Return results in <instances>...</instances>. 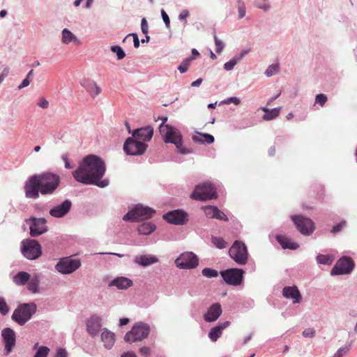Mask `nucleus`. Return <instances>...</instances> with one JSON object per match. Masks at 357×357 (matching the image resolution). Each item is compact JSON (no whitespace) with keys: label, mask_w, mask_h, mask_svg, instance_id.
I'll list each match as a JSON object with an SVG mask.
<instances>
[{"label":"nucleus","mask_w":357,"mask_h":357,"mask_svg":"<svg viewBox=\"0 0 357 357\" xmlns=\"http://www.w3.org/2000/svg\"><path fill=\"white\" fill-rule=\"evenodd\" d=\"M105 172V165L99 157L90 155L85 157L78 168L73 172L74 178L83 184L96 185L100 188L108 185L109 180L100 181Z\"/></svg>","instance_id":"f257e3e1"},{"label":"nucleus","mask_w":357,"mask_h":357,"mask_svg":"<svg viewBox=\"0 0 357 357\" xmlns=\"http://www.w3.org/2000/svg\"><path fill=\"white\" fill-rule=\"evenodd\" d=\"M160 119L162 120V124L160 126L159 131L165 137V142L175 144L178 151L182 154L190 153L189 149L183 147L182 136L180 132L168 125H165L167 121V117H162Z\"/></svg>","instance_id":"f03ea898"},{"label":"nucleus","mask_w":357,"mask_h":357,"mask_svg":"<svg viewBox=\"0 0 357 357\" xmlns=\"http://www.w3.org/2000/svg\"><path fill=\"white\" fill-rule=\"evenodd\" d=\"M40 186V193L43 195L52 194L60 183V176L58 174L45 172L36 175Z\"/></svg>","instance_id":"7ed1b4c3"},{"label":"nucleus","mask_w":357,"mask_h":357,"mask_svg":"<svg viewBox=\"0 0 357 357\" xmlns=\"http://www.w3.org/2000/svg\"><path fill=\"white\" fill-rule=\"evenodd\" d=\"M155 213V211L142 204H137L123 217L124 221H144L149 220Z\"/></svg>","instance_id":"20e7f679"},{"label":"nucleus","mask_w":357,"mask_h":357,"mask_svg":"<svg viewBox=\"0 0 357 357\" xmlns=\"http://www.w3.org/2000/svg\"><path fill=\"white\" fill-rule=\"evenodd\" d=\"M36 312L34 303H24L17 307L13 313L12 319L19 325L25 324Z\"/></svg>","instance_id":"39448f33"},{"label":"nucleus","mask_w":357,"mask_h":357,"mask_svg":"<svg viewBox=\"0 0 357 357\" xmlns=\"http://www.w3.org/2000/svg\"><path fill=\"white\" fill-rule=\"evenodd\" d=\"M229 257L238 265L248 263L249 254L247 246L241 241H235L229 250Z\"/></svg>","instance_id":"423d86ee"},{"label":"nucleus","mask_w":357,"mask_h":357,"mask_svg":"<svg viewBox=\"0 0 357 357\" xmlns=\"http://www.w3.org/2000/svg\"><path fill=\"white\" fill-rule=\"evenodd\" d=\"M150 332V327L147 324L139 321L136 323L132 329L126 333L124 340L128 343L141 341L147 337Z\"/></svg>","instance_id":"0eeeda50"},{"label":"nucleus","mask_w":357,"mask_h":357,"mask_svg":"<svg viewBox=\"0 0 357 357\" xmlns=\"http://www.w3.org/2000/svg\"><path fill=\"white\" fill-rule=\"evenodd\" d=\"M81 266V261L73 257H63L55 265V269L63 275H70Z\"/></svg>","instance_id":"6e6552de"},{"label":"nucleus","mask_w":357,"mask_h":357,"mask_svg":"<svg viewBox=\"0 0 357 357\" xmlns=\"http://www.w3.org/2000/svg\"><path fill=\"white\" fill-rule=\"evenodd\" d=\"M216 190L210 183H204L195 187L191 197L197 200H208L216 198Z\"/></svg>","instance_id":"1a4fd4ad"},{"label":"nucleus","mask_w":357,"mask_h":357,"mask_svg":"<svg viewBox=\"0 0 357 357\" xmlns=\"http://www.w3.org/2000/svg\"><path fill=\"white\" fill-rule=\"evenodd\" d=\"M175 264L180 269H192L198 266L199 259L192 252H185L176 258Z\"/></svg>","instance_id":"9d476101"},{"label":"nucleus","mask_w":357,"mask_h":357,"mask_svg":"<svg viewBox=\"0 0 357 357\" xmlns=\"http://www.w3.org/2000/svg\"><path fill=\"white\" fill-rule=\"evenodd\" d=\"M354 268V261L349 257H343L337 260L331 271V275L349 274Z\"/></svg>","instance_id":"9b49d317"},{"label":"nucleus","mask_w":357,"mask_h":357,"mask_svg":"<svg viewBox=\"0 0 357 357\" xmlns=\"http://www.w3.org/2000/svg\"><path fill=\"white\" fill-rule=\"evenodd\" d=\"M21 250L23 255L30 260L38 258L42 254L40 245L34 240L23 241Z\"/></svg>","instance_id":"f8f14e48"},{"label":"nucleus","mask_w":357,"mask_h":357,"mask_svg":"<svg viewBox=\"0 0 357 357\" xmlns=\"http://www.w3.org/2000/svg\"><path fill=\"white\" fill-rule=\"evenodd\" d=\"M147 148V145L136 138L129 137L126 141L123 149L128 155H141L144 153Z\"/></svg>","instance_id":"ddd939ff"},{"label":"nucleus","mask_w":357,"mask_h":357,"mask_svg":"<svg viewBox=\"0 0 357 357\" xmlns=\"http://www.w3.org/2000/svg\"><path fill=\"white\" fill-rule=\"evenodd\" d=\"M226 283L237 286L243 281L244 271L239 268H230L220 273Z\"/></svg>","instance_id":"4468645a"},{"label":"nucleus","mask_w":357,"mask_h":357,"mask_svg":"<svg viewBox=\"0 0 357 357\" xmlns=\"http://www.w3.org/2000/svg\"><path fill=\"white\" fill-rule=\"evenodd\" d=\"M1 337L4 343V354L8 355L10 354L16 343V335L15 331L10 328H5L1 331Z\"/></svg>","instance_id":"2eb2a0df"},{"label":"nucleus","mask_w":357,"mask_h":357,"mask_svg":"<svg viewBox=\"0 0 357 357\" xmlns=\"http://www.w3.org/2000/svg\"><path fill=\"white\" fill-rule=\"evenodd\" d=\"M24 189L26 197L36 199L39 197L40 186L36 175L31 176L29 179L25 184Z\"/></svg>","instance_id":"dca6fc26"},{"label":"nucleus","mask_w":357,"mask_h":357,"mask_svg":"<svg viewBox=\"0 0 357 357\" xmlns=\"http://www.w3.org/2000/svg\"><path fill=\"white\" fill-rule=\"evenodd\" d=\"M168 223H185L188 221V215L183 210H174L163 215Z\"/></svg>","instance_id":"f3484780"},{"label":"nucleus","mask_w":357,"mask_h":357,"mask_svg":"<svg viewBox=\"0 0 357 357\" xmlns=\"http://www.w3.org/2000/svg\"><path fill=\"white\" fill-rule=\"evenodd\" d=\"M101 326L102 318L97 314H93L87 321L86 331L91 336L95 337L99 333Z\"/></svg>","instance_id":"a211bd4d"},{"label":"nucleus","mask_w":357,"mask_h":357,"mask_svg":"<svg viewBox=\"0 0 357 357\" xmlns=\"http://www.w3.org/2000/svg\"><path fill=\"white\" fill-rule=\"evenodd\" d=\"M222 312V310L220 304L218 303H213L204 314V319L206 322H214L221 316Z\"/></svg>","instance_id":"6ab92c4d"},{"label":"nucleus","mask_w":357,"mask_h":357,"mask_svg":"<svg viewBox=\"0 0 357 357\" xmlns=\"http://www.w3.org/2000/svg\"><path fill=\"white\" fill-rule=\"evenodd\" d=\"M100 339L103 344L104 347L106 349H111L116 341V335L114 333L109 331L107 328H104L101 330Z\"/></svg>","instance_id":"aec40b11"},{"label":"nucleus","mask_w":357,"mask_h":357,"mask_svg":"<svg viewBox=\"0 0 357 357\" xmlns=\"http://www.w3.org/2000/svg\"><path fill=\"white\" fill-rule=\"evenodd\" d=\"M71 206V202L66 199L61 204L52 208L50 211V214L53 217L61 218L68 213Z\"/></svg>","instance_id":"412c9836"},{"label":"nucleus","mask_w":357,"mask_h":357,"mask_svg":"<svg viewBox=\"0 0 357 357\" xmlns=\"http://www.w3.org/2000/svg\"><path fill=\"white\" fill-rule=\"evenodd\" d=\"M153 135V128L151 126H146L135 130L132 137L138 140L144 142L150 141Z\"/></svg>","instance_id":"4be33fe9"},{"label":"nucleus","mask_w":357,"mask_h":357,"mask_svg":"<svg viewBox=\"0 0 357 357\" xmlns=\"http://www.w3.org/2000/svg\"><path fill=\"white\" fill-rule=\"evenodd\" d=\"M283 296L287 298L293 299L294 303H299L301 301V295L296 286L285 287L282 290Z\"/></svg>","instance_id":"5701e85b"},{"label":"nucleus","mask_w":357,"mask_h":357,"mask_svg":"<svg viewBox=\"0 0 357 357\" xmlns=\"http://www.w3.org/2000/svg\"><path fill=\"white\" fill-rule=\"evenodd\" d=\"M230 321H227L220 323L216 326L212 328L208 333V337L212 342H216L217 340L222 335L224 329L227 328L230 325Z\"/></svg>","instance_id":"b1692460"},{"label":"nucleus","mask_w":357,"mask_h":357,"mask_svg":"<svg viewBox=\"0 0 357 357\" xmlns=\"http://www.w3.org/2000/svg\"><path fill=\"white\" fill-rule=\"evenodd\" d=\"M276 240L284 249L296 250L299 247L298 243L284 235H278Z\"/></svg>","instance_id":"393cba45"},{"label":"nucleus","mask_w":357,"mask_h":357,"mask_svg":"<svg viewBox=\"0 0 357 357\" xmlns=\"http://www.w3.org/2000/svg\"><path fill=\"white\" fill-rule=\"evenodd\" d=\"M158 259L153 255H139L134 259L135 263L142 266H147L158 262Z\"/></svg>","instance_id":"a878e982"},{"label":"nucleus","mask_w":357,"mask_h":357,"mask_svg":"<svg viewBox=\"0 0 357 357\" xmlns=\"http://www.w3.org/2000/svg\"><path fill=\"white\" fill-rule=\"evenodd\" d=\"M193 142L199 144H212L214 142V137L213 135L207 133H202L197 132V135H193L192 137Z\"/></svg>","instance_id":"bb28decb"},{"label":"nucleus","mask_w":357,"mask_h":357,"mask_svg":"<svg viewBox=\"0 0 357 357\" xmlns=\"http://www.w3.org/2000/svg\"><path fill=\"white\" fill-rule=\"evenodd\" d=\"M62 43L64 44H69L73 43L75 45H79L81 44L80 40L78 38L75 36L71 31L67 29H64L62 31Z\"/></svg>","instance_id":"cd10ccee"},{"label":"nucleus","mask_w":357,"mask_h":357,"mask_svg":"<svg viewBox=\"0 0 357 357\" xmlns=\"http://www.w3.org/2000/svg\"><path fill=\"white\" fill-rule=\"evenodd\" d=\"M30 277L29 273L20 271L13 277V282L17 286H24L28 283Z\"/></svg>","instance_id":"c85d7f7f"},{"label":"nucleus","mask_w":357,"mask_h":357,"mask_svg":"<svg viewBox=\"0 0 357 357\" xmlns=\"http://www.w3.org/2000/svg\"><path fill=\"white\" fill-rule=\"evenodd\" d=\"M111 284L116 287L119 289H124L132 286V282L128 278L119 277L113 280Z\"/></svg>","instance_id":"c756f323"},{"label":"nucleus","mask_w":357,"mask_h":357,"mask_svg":"<svg viewBox=\"0 0 357 357\" xmlns=\"http://www.w3.org/2000/svg\"><path fill=\"white\" fill-rule=\"evenodd\" d=\"M40 283V278L38 275H34L30 277V280L27 283V289L33 294H38L40 292L39 284Z\"/></svg>","instance_id":"7c9ffc66"},{"label":"nucleus","mask_w":357,"mask_h":357,"mask_svg":"<svg viewBox=\"0 0 357 357\" xmlns=\"http://www.w3.org/2000/svg\"><path fill=\"white\" fill-rule=\"evenodd\" d=\"M29 229L30 235L33 237L41 235L47 231L45 225H30Z\"/></svg>","instance_id":"2f4dec72"},{"label":"nucleus","mask_w":357,"mask_h":357,"mask_svg":"<svg viewBox=\"0 0 357 357\" xmlns=\"http://www.w3.org/2000/svg\"><path fill=\"white\" fill-rule=\"evenodd\" d=\"M156 229L155 225H138L137 230L139 234L149 235Z\"/></svg>","instance_id":"473e14b6"},{"label":"nucleus","mask_w":357,"mask_h":357,"mask_svg":"<svg viewBox=\"0 0 357 357\" xmlns=\"http://www.w3.org/2000/svg\"><path fill=\"white\" fill-rule=\"evenodd\" d=\"M296 229L303 235L309 236L314 231V225H296Z\"/></svg>","instance_id":"72a5a7b5"},{"label":"nucleus","mask_w":357,"mask_h":357,"mask_svg":"<svg viewBox=\"0 0 357 357\" xmlns=\"http://www.w3.org/2000/svg\"><path fill=\"white\" fill-rule=\"evenodd\" d=\"M317 261L318 264L324 265H331L334 261V257L331 255H318L317 256Z\"/></svg>","instance_id":"f704fd0d"},{"label":"nucleus","mask_w":357,"mask_h":357,"mask_svg":"<svg viewBox=\"0 0 357 357\" xmlns=\"http://www.w3.org/2000/svg\"><path fill=\"white\" fill-rule=\"evenodd\" d=\"M280 110H281V107H277V108H274L273 109H270L269 112H268V114H265L263 116V119L265 121H270V120H272V119L276 118L277 116H279V114L280 113Z\"/></svg>","instance_id":"c9c22d12"},{"label":"nucleus","mask_w":357,"mask_h":357,"mask_svg":"<svg viewBox=\"0 0 357 357\" xmlns=\"http://www.w3.org/2000/svg\"><path fill=\"white\" fill-rule=\"evenodd\" d=\"M86 90L93 98L98 96L101 91L100 88L95 82L90 83L86 87Z\"/></svg>","instance_id":"e433bc0d"},{"label":"nucleus","mask_w":357,"mask_h":357,"mask_svg":"<svg viewBox=\"0 0 357 357\" xmlns=\"http://www.w3.org/2000/svg\"><path fill=\"white\" fill-rule=\"evenodd\" d=\"M212 243L218 249L225 248L228 243L222 238L213 236L211 238Z\"/></svg>","instance_id":"4c0bfd02"},{"label":"nucleus","mask_w":357,"mask_h":357,"mask_svg":"<svg viewBox=\"0 0 357 357\" xmlns=\"http://www.w3.org/2000/svg\"><path fill=\"white\" fill-rule=\"evenodd\" d=\"M202 273L204 277L208 278H216L218 275V271L211 268H204Z\"/></svg>","instance_id":"58836bf2"},{"label":"nucleus","mask_w":357,"mask_h":357,"mask_svg":"<svg viewBox=\"0 0 357 357\" xmlns=\"http://www.w3.org/2000/svg\"><path fill=\"white\" fill-rule=\"evenodd\" d=\"M217 208L218 207L213 206H206L203 207L202 209H203L205 215L208 218H214V216L215 215V214Z\"/></svg>","instance_id":"ea45409f"},{"label":"nucleus","mask_w":357,"mask_h":357,"mask_svg":"<svg viewBox=\"0 0 357 357\" xmlns=\"http://www.w3.org/2000/svg\"><path fill=\"white\" fill-rule=\"evenodd\" d=\"M194 59L193 57H190L185 59L183 62L179 65L178 69L181 73H184L187 72L188 70V67L190 64V62Z\"/></svg>","instance_id":"a19ab883"},{"label":"nucleus","mask_w":357,"mask_h":357,"mask_svg":"<svg viewBox=\"0 0 357 357\" xmlns=\"http://www.w3.org/2000/svg\"><path fill=\"white\" fill-rule=\"evenodd\" d=\"M50 349L45 346L39 347L35 354L34 357H47L49 354Z\"/></svg>","instance_id":"79ce46f5"},{"label":"nucleus","mask_w":357,"mask_h":357,"mask_svg":"<svg viewBox=\"0 0 357 357\" xmlns=\"http://www.w3.org/2000/svg\"><path fill=\"white\" fill-rule=\"evenodd\" d=\"M350 349V345H347L342 347H340L333 355V357H344L349 352Z\"/></svg>","instance_id":"37998d69"},{"label":"nucleus","mask_w":357,"mask_h":357,"mask_svg":"<svg viewBox=\"0 0 357 357\" xmlns=\"http://www.w3.org/2000/svg\"><path fill=\"white\" fill-rule=\"evenodd\" d=\"M279 68L280 67L278 64H272L266 70L265 74L267 77H271L277 73L279 71Z\"/></svg>","instance_id":"c03bdc74"},{"label":"nucleus","mask_w":357,"mask_h":357,"mask_svg":"<svg viewBox=\"0 0 357 357\" xmlns=\"http://www.w3.org/2000/svg\"><path fill=\"white\" fill-rule=\"evenodd\" d=\"M292 221L295 223H313L310 219L302 215H294L291 217Z\"/></svg>","instance_id":"a18cd8bd"},{"label":"nucleus","mask_w":357,"mask_h":357,"mask_svg":"<svg viewBox=\"0 0 357 357\" xmlns=\"http://www.w3.org/2000/svg\"><path fill=\"white\" fill-rule=\"evenodd\" d=\"M9 312V307L3 297H0V313L3 315H6Z\"/></svg>","instance_id":"49530a36"},{"label":"nucleus","mask_w":357,"mask_h":357,"mask_svg":"<svg viewBox=\"0 0 357 357\" xmlns=\"http://www.w3.org/2000/svg\"><path fill=\"white\" fill-rule=\"evenodd\" d=\"M111 50L116 54L117 58L119 60L123 59L126 56L123 50L119 46H112Z\"/></svg>","instance_id":"de8ad7c7"},{"label":"nucleus","mask_w":357,"mask_h":357,"mask_svg":"<svg viewBox=\"0 0 357 357\" xmlns=\"http://www.w3.org/2000/svg\"><path fill=\"white\" fill-rule=\"evenodd\" d=\"M327 100V96L323 93L318 94L315 98L316 103L320 105L321 107H323L325 105Z\"/></svg>","instance_id":"09e8293b"},{"label":"nucleus","mask_w":357,"mask_h":357,"mask_svg":"<svg viewBox=\"0 0 357 357\" xmlns=\"http://www.w3.org/2000/svg\"><path fill=\"white\" fill-rule=\"evenodd\" d=\"M215 215L214 216V218H215L218 220L225 221V222H227L229 220L227 215H225V213H223L222 211H220L218 208H217Z\"/></svg>","instance_id":"8fccbe9b"},{"label":"nucleus","mask_w":357,"mask_h":357,"mask_svg":"<svg viewBox=\"0 0 357 357\" xmlns=\"http://www.w3.org/2000/svg\"><path fill=\"white\" fill-rule=\"evenodd\" d=\"M238 10L239 18H243L245 15V6L244 3L241 1H238Z\"/></svg>","instance_id":"3c124183"},{"label":"nucleus","mask_w":357,"mask_h":357,"mask_svg":"<svg viewBox=\"0 0 357 357\" xmlns=\"http://www.w3.org/2000/svg\"><path fill=\"white\" fill-rule=\"evenodd\" d=\"M215 50L217 53H220L224 48V43L220 40L217 36H215Z\"/></svg>","instance_id":"603ef678"},{"label":"nucleus","mask_w":357,"mask_h":357,"mask_svg":"<svg viewBox=\"0 0 357 357\" xmlns=\"http://www.w3.org/2000/svg\"><path fill=\"white\" fill-rule=\"evenodd\" d=\"M302 334L305 337H313L315 335V331L314 328H308L305 329Z\"/></svg>","instance_id":"864d4df0"},{"label":"nucleus","mask_w":357,"mask_h":357,"mask_svg":"<svg viewBox=\"0 0 357 357\" xmlns=\"http://www.w3.org/2000/svg\"><path fill=\"white\" fill-rule=\"evenodd\" d=\"M237 63V61L234 59L226 62L224 65V68L227 70H231L234 68L235 65Z\"/></svg>","instance_id":"5fc2aeb1"},{"label":"nucleus","mask_w":357,"mask_h":357,"mask_svg":"<svg viewBox=\"0 0 357 357\" xmlns=\"http://www.w3.org/2000/svg\"><path fill=\"white\" fill-rule=\"evenodd\" d=\"M161 15H162V20L165 24V26L167 28H170V20H169V17L168 16V15L166 13V12L162 9L161 10Z\"/></svg>","instance_id":"6e6d98bb"},{"label":"nucleus","mask_w":357,"mask_h":357,"mask_svg":"<svg viewBox=\"0 0 357 357\" xmlns=\"http://www.w3.org/2000/svg\"><path fill=\"white\" fill-rule=\"evenodd\" d=\"M141 29H142V31L143 33H144V34H147L148 33L149 26H148V22H147L146 18H143L142 20V22H141Z\"/></svg>","instance_id":"4d7b16f0"},{"label":"nucleus","mask_w":357,"mask_h":357,"mask_svg":"<svg viewBox=\"0 0 357 357\" xmlns=\"http://www.w3.org/2000/svg\"><path fill=\"white\" fill-rule=\"evenodd\" d=\"M56 357H67L68 353L65 349L59 348L56 350Z\"/></svg>","instance_id":"13d9d810"},{"label":"nucleus","mask_w":357,"mask_h":357,"mask_svg":"<svg viewBox=\"0 0 357 357\" xmlns=\"http://www.w3.org/2000/svg\"><path fill=\"white\" fill-rule=\"evenodd\" d=\"M189 16V12L187 10H183L178 15L180 20L184 21V24H186V18Z\"/></svg>","instance_id":"bf43d9fd"},{"label":"nucleus","mask_w":357,"mask_h":357,"mask_svg":"<svg viewBox=\"0 0 357 357\" xmlns=\"http://www.w3.org/2000/svg\"><path fill=\"white\" fill-rule=\"evenodd\" d=\"M130 36H132L133 37L134 47L135 48H138L139 47V40L137 35L136 33H131L128 35L126 38H128Z\"/></svg>","instance_id":"052dcab7"},{"label":"nucleus","mask_w":357,"mask_h":357,"mask_svg":"<svg viewBox=\"0 0 357 357\" xmlns=\"http://www.w3.org/2000/svg\"><path fill=\"white\" fill-rule=\"evenodd\" d=\"M29 220L31 222V223L36 224V223H46V220L45 218H36L35 217H31L29 218Z\"/></svg>","instance_id":"680f3d73"},{"label":"nucleus","mask_w":357,"mask_h":357,"mask_svg":"<svg viewBox=\"0 0 357 357\" xmlns=\"http://www.w3.org/2000/svg\"><path fill=\"white\" fill-rule=\"evenodd\" d=\"M342 229V225H335L331 229V232L333 234H336L341 231Z\"/></svg>","instance_id":"e2e57ef3"},{"label":"nucleus","mask_w":357,"mask_h":357,"mask_svg":"<svg viewBox=\"0 0 357 357\" xmlns=\"http://www.w3.org/2000/svg\"><path fill=\"white\" fill-rule=\"evenodd\" d=\"M30 80L28 77H26L22 82L20 85L18 86L19 89H22L24 87H26L29 85Z\"/></svg>","instance_id":"0e129e2a"},{"label":"nucleus","mask_w":357,"mask_h":357,"mask_svg":"<svg viewBox=\"0 0 357 357\" xmlns=\"http://www.w3.org/2000/svg\"><path fill=\"white\" fill-rule=\"evenodd\" d=\"M62 158H63V161L65 162V167L66 169H71L72 167H71V165H70V162L68 161V155H63L62 156Z\"/></svg>","instance_id":"69168bd1"},{"label":"nucleus","mask_w":357,"mask_h":357,"mask_svg":"<svg viewBox=\"0 0 357 357\" xmlns=\"http://www.w3.org/2000/svg\"><path fill=\"white\" fill-rule=\"evenodd\" d=\"M49 105V102L47 100L43 99L39 103H38V106L42 107V108H47Z\"/></svg>","instance_id":"338daca9"},{"label":"nucleus","mask_w":357,"mask_h":357,"mask_svg":"<svg viewBox=\"0 0 357 357\" xmlns=\"http://www.w3.org/2000/svg\"><path fill=\"white\" fill-rule=\"evenodd\" d=\"M150 353V349L146 347H144L140 349V354L142 355H148Z\"/></svg>","instance_id":"774afa93"}]
</instances>
